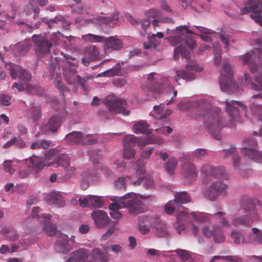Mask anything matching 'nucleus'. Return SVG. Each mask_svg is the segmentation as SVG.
Here are the masks:
<instances>
[{
    "instance_id": "nucleus-39",
    "label": "nucleus",
    "mask_w": 262,
    "mask_h": 262,
    "mask_svg": "<svg viewBox=\"0 0 262 262\" xmlns=\"http://www.w3.org/2000/svg\"><path fill=\"white\" fill-rule=\"evenodd\" d=\"M212 237L213 238L214 242L217 244L223 243L226 239L223 230L216 225H215V231Z\"/></svg>"
},
{
    "instance_id": "nucleus-59",
    "label": "nucleus",
    "mask_w": 262,
    "mask_h": 262,
    "mask_svg": "<svg viewBox=\"0 0 262 262\" xmlns=\"http://www.w3.org/2000/svg\"><path fill=\"white\" fill-rule=\"evenodd\" d=\"M135 150L133 147H124L123 158L126 159H130L134 157Z\"/></svg>"
},
{
    "instance_id": "nucleus-17",
    "label": "nucleus",
    "mask_w": 262,
    "mask_h": 262,
    "mask_svg": "<svg viewBox=\"0 0 262 262\" xmlns=\"http://www.w3.org/2000/svg\"><path fill=\"white\" fill-rule=\"evenodd\" d=\"M92 217L97 228H101L108 224L110 221L106 212L101 210H96L92 213Z\"/></svg>"
},
{
    "instance_id": "nucleus-10",
    "label": "nucleus",
    "mask_w": 262,
    "mask_h": 262,
    "mask_svg": "<svg viewBox=\"0 0 262 262\" xmlns=\"http://www.w3.org/2000/svg\"><path fill=\"white\" fill-rule=\"evenodd\" d=\"M131 194L128 193L122 198L120 201L123 206L128 208L130 214H137L143 212L146 208L141 201L137 198L128 200Z\"/></svg>"
},
{
    "instance_id": "nucleus-30",
    "label": "nucleus",
    "mask_w": 262,
    "mask_h": 262,
    "mask_svg": "<svg viewBox=\"0 0 262 262\" xmlns=\"http://www.w3.org/2000/svg\"><path fill=\"white\" fill-rule=\"evenodd\" d=\"M243 154L245 156L257 162H262V151H257L254 148H246Z\"/></svg>"
},
{
    "instance_id": "nucleus-15",
    "label": "nucleus",
    "mask_w": 262,
    "mask_h": 262,
    "mask_svg": "<svg viewBox=\"0 0 262 262\" xmlns=\"http://www.w3.org/2000/svg\"><path fill=\"white\" fill-rule=\"evenodd\" d=\"M64 76L66 80L69 84H74L76 82L79 84L81 88L86 91L87 89L85 85L86 80L84 78H81V77L76 74V72L73 68L66 69L64 71Z\"/></svg>"
},
{
    "instance_id": "nucleus-26",
    "label": "nucleus",
    "mask_w": 262,
    "mask_h": 262,
    "mask_svg": "<svg viewBox=\"0 0 262 262\" xmlns=\"http://www.w3.org/2000/svg\"><path fill=\"white\" fill-rule=\"evenodd\" d=\"M67 237V236H62L60 239L56 241L55 249L57 252L65 254L70 251L71 248L68 243Z\"/></svg>"
},
{
    "instance_id": "nucleus-7",
    "label": "nucleus",
    "mask_w": 262,
    "mask_h": 262,
    "mask_svg": "<svg viewBox=\"0 0 262 262\" xmlns=\"http://www.w3.org/2000/svg\"><path fill=\"white\" fill-rule=\"evenodd\" d=\"M251 13V17L262 26V0H247L241 9V13Z\"/></svg>"
},
{
    "instance_id": "nucleus-16",
    "label": "nucleus",
    "mask_w": 262,
    "mask_h": 262,
    "mask_svg": "<svg viewBox=\"0 0 262 262\" xmlns=\"http://www.w3.org/2000/svg\"><path fill=\"white\" fill-rule=\"evenodd\" d=\"M32 39L36 47V50L38 52L44 54H47L49 52L52 43L47 40L45 36L35 34L32 36Z\"/></svg>"
},
{
    "instance_id": "nucleus-41",
    "label": "nucleus",
    "mask_w": 262,
    "mask_h": 262,
    "mask_svg": "<svg viewBox=\"0 0 262 262\" xmlns=\"http://www.w3.org/2000/svg\"><path fill=\"white\" fill-rule=\"evenodd\" d=\"M51 144V142L48 140H43L41 141H34L32 143L30 148L32 149H48Z\"/></svg>"
},
{
    "instance_id": "nucleus-20",
    "label": "nucleus",
    "mask_w": 262,
    "mask_h": 262,
    "mask_svg": "<svg viewBox=\"0 0 262 262\" xmlns=\"http://www.w3.org/2000/svg\"><path fill=\"white\" fill-rule=\"evenodd\" d=\"M182 174L189 182L195 179L197 172L194 165L191 163L184 162L182 165Z\"/></svg>"
},
{
    "instance_id": "nucleus-34",
    "label": "nucleus",
    "mask_w": 262,
    "mask_h": 262,
    "mask_svg": "<svg viewBox=\"0 0 262 262\" xmlns=\"http://www.w3.org/2000/svg\"><path fill=\"white\" fill-rule=\"evenodd\" d=\"M156 37L162 38L163 37V34L162 32H158L157 34H153L148 37V42L144 44V47L145 49H155L157 45V41Z\"/></svg>"
},
{
    "instance_id": "nucleus-52",
    "label": "nucleus",
    "mask_w": 262,
    "mask_h": 262,
    "mask_svg": "<svg viewBox=\"0 0 262 262\" xmlns=\"http://www.w3.org/2000/svg\"><path fill=\"white\" fill-rule=\"evenodd\" d=\"M189 52L186 49V48L183 46H179L174 49V56L176 57L177 54H180L183 57L188 58L189 57Z\"/></svg>"
},
{
    "instance_id": "nucleus-49",
    "label": "nucleus",
    "mask_w": 262,
    "mask_h": 262,
    "mask_svg": "<svg viewBox=\"0 0 262 262\" xmlns=\"http://www.w3.org/2000/svg\"><path fill=\"white\" fill-rule=\"evenodd\" d=\"M221 48L219 42L213 44V50L214 54V64L219 66L221 61Z\"/></svg>"
},
{
    "instance_id": "nucleus-56",
    "label": "nucleus",
    "mask_w": 262,
    "mask_h": 262,
    "mask_svg": "<svg viewBox=\"0 0 262 262\" xmlns=\"http://www.w3.org/2000/svg\"><path fill=\"white\" fill-rule=\"evenodd\" d=\"M66 172V177L67 179L70 178L75 174L76 168L74 165L70 163L68 165L64 167Z\"/></svg>"
},
{
    "instance_id": "nucleus-25",
    "label": "nucleus",
    "mask_w": 262,
    "mask_h": 262,
    "mask_svg": "<svg viewBox=\"0 0 262 262\" xmlns=\"http://www.w3.org/2000/svg\"><path fill=\"white\" fill-rule=\"evenodd\" d=\"M66 142L71 145L81 144L83 142V135L80 132H73L66 137Z\"/></svg>"
},
{
    "instance_id": "nucleus-60",
    "label": "nucleus",
    "mask_w": 262,
    "mask_h": 262,
    "mask_svg": "<svg viewBox=\"0 0 262 262\" xmlns=\"http://www.w3.org/2000/svg\"><path fill=\"white\" fill-rule=\"evenodd\" d=\"M5 236L8 240L11 241H15L19 237L16 231L14 230H10V231L6 232Z\"/></svg>"
},
{
    "instance_id": "nucleus-37",
    "label": "nucleus",
    "mask_w": 262,
    "mask_h": 262,
    "mask_svg": "<svg viewBox=\"0 0 262 262\" xmlns=\"http://www.w3.org/2000/svg\"><path fill=\"white\" fill-rule=\"evenodd\" d=\"M155 226L154 228L156 229V234L161 237H168L170 236L168 229L165 224H161V220L157 223H155Z\"/></svg>"
},
{
    "instance_id": "nucleus-18",
    "label": "nucleus",
    "mask_w": 262,
    "mask_h": 262,
    "mask_svg": "<svg viewBox=\"0 0 262 262\" xmlns=\"http://www.w3.org/2000/svg\"><path fill=\"white\" fill-rule=\"evenodd\" d=\"M103 42L105 43V50L106 52H110L112 50L118 51L123 47L122 40L117 36H110L106 39H104Z\"/></svg>"
},
{
    "instance_id": "nucleus-29",
    "label": "nucleus",
    "mask_w": 262,
    "mask_h": 262,
    "mask_svg": "<svg viewBox=\"0 0 262 262\" xmlns=\"http://www.w3.org/2000/svg\"><path fill=\"white\" fill-rule=\"evenodd\" d=\"M61 123V118L59 116H53L49 119L46 125L47 129L52 132H56Z\"/></svg>"
},
{
    "instance_id": "nucleus-6",
    "label": "nucleus",
    "mask_w": 262,
    "mask_h": 262,
    "mask_svg": "<svg viewBox=\"0 0 262 262\" xmlns=\"http://www.w3.org/2000/svg\"><path fill=\"white\" fill-rule=\"evenodd\" d=\"M220 85L223 91L237 93V84L233 80V72L228 62H224L220 77Z\"/></svg>"
},
{
    "instance_id": "nucleus-21",
    "label": "nucleus",
    "mask_w": 262,
    "mask_h": 262,
    "mask_svg": "<svg viewBox=\"0 0 262 262\" xmlns=\"http://www.w3.org/2000/svg\"><path fill=\"white\" fill-rule=\"evenodd\" d=\"M49 70L50 74L48 75H46V77L48 76L50 79H53L55 76V73H56V79L55 82L56 83L58 89L62 93L67 91V88L65 86L61 81V77L60 73L56 72V66L55 64H51L49 67Z\"/></svg>"
},
{
    "instance_id": "nucleus-32",
    "label": "nucleus",
    "mask_w": 262,
    "mask_h": 262,
    "mask_svg": "<svg viewBox=\"0 0 262 262\" xmlns=\"http://www.w3.org/2000/svg\"><path fill=\"white\" fill-rule=\"evenodd\" d=\"M176 76L174 77V80L178 82L180 78H182L186 81H191L195 79V75L193 72H188L184 70L176 71Z\"/></svg>"
},
{
    "instance_id": "nucleus-28",
    "label": "nucleus",
    "mask_w": 262,
    "mask_h": 262,
    "mask_svg": "<svg viewBox=\"0 0 262 262\" xmlns=\"http://www.w3.org/2000/svg\"><path fill=\"white\" fill-rule=\"evenodd\" d=\"M224 151L225 152L224 156V158H227L232 155L233 165L236 169H238L241 165V159L236 154V147L232 146L228 150H224Z\"/></svg>"
},
{
    "instance_id": "nucleus-14",
    "label": "nucleus",
    "mask_w": 262,
    "mask_h": 262,
    "mask_svg": "<svg viewBox=\"0 0 262 262\" xmlns=\"http://www.w3.org/2000/svg\"><path fill=\"white\" fill-rule=\"evenodd\" d=\"M189 26H181L177 27L173 31L174 36H170L166 38L169 43L173 46H176L180 44L183 39V37L185 34H193L194 33L188 29Z\"/></svg>"
},
{
    "instance_id": "nucleus-47",
    "label": "nucleus",
    "mask_w": 262,
    "mask_h": 262,
    "mask_svg": "<svg viewBox=\"0 0 262 262\" xmlns=\"http://www.w3.org/2000/svg\"><path fill=\"white\" fill-rule=\"evenodd\" d=\"M137 142V138L134 135L126 136L123 141L124 147H134Z\"/></svg>"
},
{
    "instance_id": "nucleus-19",
    "label": "nucleus",
    "mask_w": 262,
    "mask_h": 262,
    "mask_svg": "<svg viewBox=\"0 0 262 262\" xmlns=\"http://www.w3.org/2000/svg\"><path fill=\"white\" fill-rule=\"evenodd\" d=\"M89 255V252L86 249H79L72 252L69 258H66V260L68 262H84Z\"/></svg>"
},
{
    "instance_id": "nucleus-50",
    "label": "nucleus",
    "mask_w": 262,
    "mask_h": 262,
    "mask_svg": "<svg viewBox=\"0 0 262 262\" xmlns=\"http://www.w3.org/2000/svg\"><path fill=\"white\" fill-rule=\"evenodd\" d=\"M215 225L213 226V228L211 229L208 225H204L201 228V233L205 237L210 238L212 237L213 233L215 231Z\"/></svg>"
},
{
    "instance_id": "nucleus-53",
    "label": "nucleus",
    "mask_w": 262,
    "mask_h": 262,
    "mask_svg": "<svg viewBox=\"0 0 262 262\" xmlns=\"http://www.w3.org/2000/svg\"><path fill=\"white\" fill-rule=\"evenodd\" d=\"M53 23H57V21H61L62 23V27L65 30H69L71 23L69 21L67 20L64 17L62 16H56L53 19H51V20Z\"/></svg>"
},
{
    "instance_id": "nucleus-54",
    "label": "nucleus",
    "mask_w": 262,
    "mask_h": 262,
    "mask_svg": "<svg viewBox=\"0 0 262 262\" xmlns=\"http://www.w3.org/2000/svg\"><path fill=\"white\" fill-rule=\"evenodd\" d=\"M144 165L145 163L142 160H138L136 162L134 167L138 174L141 175L144 173Z\"/></svg>"
},
{
    "instance_id": "nucleus-55",
    "label": "nucleus",
    "mask_w": 262,
    "mask_h": 262,
    "mask_svg": "<svg viewBox=\"0 0 262 262\" xmlns=\"http://www.w3.org/2000/svg\"><path fill=\"white\" fill-rule=\"evenodd\" d=\"M175 252L180 257L182 261H185L190 257L188 251L183 249H177L173 251Z\"/></svg>"
},
{
    "instance_id": "nucleus-3",
    "label": "nucleus",
    "mask_w": 262,
    "mask_h": 262,
    "mask_svg": "<svg viewBox=\"0 0 262 262\" xmlns=\"http://www.w3.org/2000/svg\"><path fill=\"white\" fill-rule=\"evenodd\" d=\"M190 201L191 198L186 191L177 192L174 194V200L169 201L165 205V212L167 214L179 212L177 219L180 220L182 216H185L187 214L185 211H181V209H184L182 204L189 203Z\"/></svg>"
},
{
    "instance_id": "nucleus-38",
    "label": "nucleus",
    "mask_w": 262,
    "mask_h": 262,
    "mask_svg": "<svg viewBox=\"0 0 262 262\" xmlns=\"http://www.w3.org/2000/svg\"><path fill=\"white\" fill-rule=\"evenodd\" d=\"M89 196V206L94 208H101L104 203V200L102 197L97 195Z\"/></svg>"
},
{
    "instance_id": "nucleus-22",
    "label": "nucleus",
    "mask_w": 262,
    "mask_h": 262,
    "mask_svg": "<svg viewBox=\"0 0 262 262\" xmlns=\"http://www.w3.org/2000/svg\"><path fill=\"white\" fill-rule=\"evenodd\" d=\"M45 200L48 204L55 205L58 207H62L64 205L63 198L59 192L54 191L47 194Z\"/></svg>"
},
{
    "instance_id": "nucleus-5",
    "label": "nucleus",
    "mask_w": 262,
    "mask_h": 262,
    "mask_svg": "<svg viewBox=\"0 0 262 262\" xmlns=\"http://www.w3.org/2000/svg\"><path fill=\"white\" fill-rule=\"evenodd\" d=\"M191 215L195 221L200 223H210L214 220H215L219 222L221 227L229 228L230 226V224L226 217V212L219 211L214 214L207 213L197 214L195 212H192Z\"/></svg>"
},
{
    "instance_id": "nucleus-8",
    "label": "nucleus",
    "mask_w": 262,
    "mask_h": 262,
    "mask_svg": "<svg viewBox=\"0 0 262 262\" xmlns=\"http://www.w3.org/2000/svg\"><path fill=\"white\" fill-rule=\"evenodd\" d=\"M103 103L108 107L110 112L112 114L120 113L125 116H128L130 114V111L126 107V101L118 99L114 95L107 96L103 100Z\"/></svg>"
},
{
    "instance_id": "nucleus-31",
    "label": "nucleus",
    "mask_w": 262,
    "mask_h": 262,
    "mask_svg": "<svg viewBox=\"0 0 262 262\" xmlns=\"http://www.w3.org/2000/svg\"><path fill=\"white\" fill-rule=\"evenodd\" d=\"M195 27L199 30L200 32L203 33L199 36L202 40L206 42L211 41L212 40V36L215 37L217 35L216 32L209 29L201 26H196Z\"/></svg>"
},
{
    "instance_id": "nucleus-43",
    "label": "nucleus",
    "mask_w": 262,
    "mask_h": 262,
    "mask_svg": "<svg viewBox=\"0 0 262 262\" xmlns=\"http://www.w3.org/2000/svg\"><path fill=\"white\" fill-rule=\"evenodd\" d=\"M29 166L33 167L35 170H40L44 166L42 160L38 157H32L29 160Z\"/></svg>"
},
{
    "instance_id": "nucleus-27",
    "label": "nucleus",
    "mask_w": 262,
    "mask_h": 262,
    "mask_svg": "<svg viewBox=\"0 0 262 262\" xmlns=\"http://www.w3.org/2000/svg\"><path fill=\"white\" fill-rule=\"evenodd\" d=\"M44 221L43 228L47 234L50 236L54 235L56 231V226L50 222L51 215L50 214H45L42 216Z\"/></svg>"
},
{
    "instance_id": "nucleus-51",
    "label": "nucleus",
    "mask_w": 262,
    "mask_h": 262,
    "mask_svg": "<svg viewBox=\"0 0 262 262\" xmlns=\"http://www.w3.org/2000/svg\"><path fill=\"white\" fill-rule=\"evenodd\" d=\"M16 48L18 53L20 55H24L28 53L30 47L27 42H24L17 43Z\"/></svg>"
},
{
    "instance_id": "nucleus-45",
    "label": "nucleus",
    "mask_w": 262,
    "mask_h": 262,
    "mask_svg": "<svg viewBox=\"0 0 262 262\" xmlns=\"http://www.w3.org/2000/svg\"><path fill=\"white\" fill-rule=\"evenodd\" d=\"M230 236L231 239L233 241V242L236 245L240 244L242 243H245V237L244 235L239 231H237L236 230L232 231L230 233Z\"/></svg>"
},
{
    "instance_id": "nucleus-23",
    "label": "nucleus",
    "mask_w": 262,
    "mask_h": 262,
    "mask_svg": "<svg viewBox=\"0 0 262 262\" xmlns=\"http://www.w3.org/2000/svg\"><path fill=\"white\" fill-rule=\"evenodd\" d=\"M110 249L109 246L104 248V252H102L99 249H94L91 253V256L94 261L106 262L110 259L107 251Z\"/></svg>"
},
{
    "instance_id": "nucleus-9",
    "label": "nucleus",
    "mask_w": 262,
    "mask_h": 262,
    "mask_svg": "<svg viewBox=\"0 0 262 262\" xmlns=\"http://www.w3.org/2000/svg\"><path fill=\"white\" fill-rule=\"evenodd\" d=\"M111 173L110 169L107 167L99 166L94 172L85 171L81 174V187L86 189L90 182L99 180L100 174H103L105 177H108Z\"/></svg>"
},
{
    "instance_id": "nucleus-40",
    "label": "nucleus",
    "mask_w": 262,
    "mask_h": 262,
    "mask_svg": "<svg viewBox=\"0 0 262 262\" xmlns=\"http://www.w3.org/2000/svg\"><path fill=\"white\" fill-rule=\"evenodd\" d=\"M82 38L85 41L91 43L102 42L104 40L103 37L91 33L82 35Z\"/></svg>"
},
{
    "instance_id": "nucleus-12",
    "label": "nucleus",
    "mask_w": 262,
    "mask_h": 262,
    "mask_svg": "<svg viewBox=\"0 0 262 262\" xmlns=\"http://www.w3.org/2000/svg\"><path fill=\"white\" fill-rule=\"evenodd\" d=\"M201 173L206 177L212 176L214 178L227 179L228 174L225 169L222 166L212 167L209 165H204L201 168Z\"/></svg>"
},
{
    "instance_id": "nucleus-11",
    "label": "nucleus",
    "mask_w": 262,
    "mask_h": 262,
    "mask_svg": "<svg viewBox=\"0 0 262 262\" xmlns=\"http://www.w3.org/2000/svg\"><path fill=\"white\" fill-rule=\"evenodd\" d=\"M227 187L226 184L223 183L220 181L212 182L210 184L209 188L205 191L204 195L207 199L210 201H214L219 195H225L226 194Z\"/></svg>"
},
{
    "instance_id": "nucleus-42",
    "label": "nucleus",
    "mask_w": 262,
    "mask_h": 262,
    "mask_svg": "<svg viewBox=\"0 0 262 262\" xmlns=\"http://www.w3.org/2000/svg\"><path fill=\"white\" fill-rule=\"evenodd\" d=\"M133 177H130V176H127L125 178L123 177L119 178L116 181L114 182L115 186L116 189L119 190H125L126 189V185L125 183V181L127 182V181H129V183L132 184L130 181H133L131 179Z\"/></svg>"
},
{
    "instance_id": "nucleus-4",
    "label": "nucleus",
    "mask_w": 262,
    "mask_h": 262,
    "mask_svg": "<svg viewBox=\"0 0 262 262\" xmlns=\"http://www.w3.org/2000/svg\"><path fill=\"white\" fill-rule=\"evenodd\" d=\"M243 209L245 214L234 217L232 221V225L233 226H250L256 217V205L253 201L248 200L247 203L243 206Z\"/></svg>"
},
{
    "instance_id": "nucleus-33",
    "label": "nucleus",
    "mask_w": 262,
    "mask_h": 262,
    "mask_svg": "<svg viewBox=\"0 0 262 262\" xmlns=\"http://www.w3.org/2000/svg\"><path fill=\"white\" fill-rule=\"evenodd\" d=\"M249 242L254 244H262V231L257 228H253L249 236Z\"/></svg>"
},
{
    "instance_id": "nucleus-2",
    "label": "nucleus",
    "mask_w": 262,
    "mask_h": 262,
    "mask_svg": "<svg viewBox=\"0 0 262 262\" xmlns=\"http://www.w3.org/2000/svg\"><path fill=\"white\" fill-rule=\"evenodd\" d=\"M5 68L9 71L12 79H16L18 78L24 83L15 82L12 86V89L16 88L18 92H22L26 89L27 92L31 94H35L37 92L38 88L36 86L27 84L31 78V73L29 71L22 69L19 65L11 62L6 63Z\"/></svg>"
},
{
    "instance_id": "nucleus-58",
    "label": "nucleus",
    "mask_w": 262,
    "mask_h": 262,
    "mask_svg": "<svg viewBox=\"0 0 262 262\" xmlns=\"http://www.w3.org/2000/svg\"><path fill=\"white\" fill-rule=\"evenodd\" d=\"M251 113L255 116L262 115V105L253 102L250 106Z\"/></svg>"
},
{
    "instance_id": "nucleus-57",
    "label": "nucleus",
    "mask_w": 262,
    "mask_h": 262,
    "mask_svg": "<svg viewBox=\"0 0 262 262\" xmlns=\"http://www.w3.org/2000/svg\"><path fill=\"white\" fill-rule=\"evenodd\" d=\"M256 145L257 142L253 138L246 139L243 141V151L246 148H253Z\"/></svg>"
},
{
    "instance_id": "nucleus-62",
    "label": "nucleus",
    "mask_w": 262,
    "mask_h": 262,
    "mask_svg": "<svg viewBox=\"0 0 262 262\" xmlns=\"http://www.w3.org/2000/svg\"><path fill=\"white\" fill-rule=\"evenodd\" d=\"M97 142V140L96 139L94 138L91 135H83V142H82V144H94L96 143Z\"/></svg>"
},
{
    "instance_id": "nucleus-46",
    "label": "nucleus",
    "mask_w": 262,
    "mask_h": 262,
    "mask_svg": "<svg viewBox=\"0 0 262 262\" xmlns=\"http://www.w3.org/2000/svg\"><path fill=\"white\" fill-rule=\"evenodd\" d=\"M178 164L177 160L176 158L169 159L164 164V168L166 171L170 174L173 173V170Z\"/></svg>"
},
{
    "instance_id": "nucleus-13",
    "label": "nucleus",
    "mask_w": 262,
    "mask_h": 262,
    "mask_svg": "<svg viewBox=\"0 0 262 262\" xmlns=\"http://www.w3.org/2000/svg\"><path fill=\"white\" fill-rule=\"evenodd\" d=\"M160 222V218L156 216H139L138 228L140 232L143 234H147L149 233L150 229L148 226L154 228L155 223Z\"/></svg>"
},
{
    "instance_id": "nucleus-61",
    "label": "nucleus",
    "mask_w": 262,
    "mask_h": 262,
    "mask_svg": "<svg viewBox=\"0 0 262 262\" xmlns=\"http://www.w3.org/2000/svg\"><path fill=\"white\" fill-rule=\"evenodd\" d=\"M14 145L17 147L22 148L26 146L25 141L19 137H14L12 138Z\"/></svg>"
},
{
    "instance_id": "nucleus-48",
    "label": "nucleus",
    "mask_w": 262,
    "mask_h": 262,
    "mask_svg": "<svg viewBox=\"0 0 262 262\" xmlns=\"http://www.w3.org/2000/svg\"><path fill=\"white\" fill-rule=\"evenodd\" d=\"M121 66L119 63L116 64L112 69L104 72V75L108 77H113L119 75L121 73Z\"/></svg>"
},
{
    "instance_id": "nucleus-1",
    "label": "nucleus",
    "mask_w": 262,
    "mask_h": 262,
    "mask_svg": "<svg viewBox=\"0 0 262 262\" xmlns=\"http://www.w3.org/2000/svg\"><path fill=\"white\" fill-rule=\"evenodd\" d=\"M226 110L230 119L226 122L220 116L219 107L213 106L209 100L201 99L196 102V111L199 116L204 119V126L206 129L210 132L217 140L221 139V136L216 134L225 126L232 128L234 127L236 122L239 119V114L237 106L240 107L245 112L247 116L248 107L241 101L231 100L226 101Z\"/></svg>"
},
{
    "instance_id": "nucleus-36",
    "label": "nucleus",
    "mask_w": 262,
    "mask_h": 262,
    "mask_svg": "<svg viewBox=\"0 0 262 262\" xmlns=\"http://www.w3.org/2000/svg\"><path fill=\"white\" fill-rule=\"evenodd\" d=\"M132 184L134 186H138L143 182L144 185L146 188H151L154 186L153 179L150 177L143 178L139 177L136 181H130Z\"/></svg>"
},
{
    "instance_id": "nucleus-35",
    "label": "nucleus",
    "mask_w": 262,
    "mask_h": 262,
    "mask_svg": "<svg viewBox=\"0 0 262 262\" xmlns=\"http://www.w3.org/2000/svg\"><path fill=\"white\" fill-rule=\"evenodd\" d=\"M70 163V158L65 154H61L55 158L52 163L54 167L58 166L65 167Z\"/></svg>"
},
{
    "instance_id": "nucleus-44",
    "label": "nucleus",
    "mask_w": 262,
    "mask_h": 262,
    "mask_svg": "<svg viewBox=\"0 0 262 262\" xmlns=\"http://www.w3.org/2000/svg\"><path fill=\"white\" fill-rule=\"evenodd\" d=\"M84 52L88 57H90V59H92L93 60L96 59L99 55L98 48L94 46L86 47Z\"/></svg>"
},
{
    "instance_id": "nucleus-63",
    "label": "nucleus",
    "mask_w": 262,
    "mask_h": 262,
    "mask_svg": "<svg viewBox=\"0 0 262 262\" xmlns=\"http://www.w3.org/2000/svg\"><path fill=\"white\" fill-rule=\"evenodd\" d=\"M64 57L68 60L67 63L69 65L73 67H77L78 66L79 62L75 57H72V56L65 54Z\"/></svg>"
},
{
    "instance_id": "nucleus-64",
    "label": "nucleus",
    "mask_w": 262,
    "mask_h": 262,
    "mask_svg": "<svg viewBox=\"0 0 262 262\" xmlns=\"http://www.w3.org/2000/svg\"><path fill=\"white\" fill-rule=\"evenodd\" d=\"M256 43L257 47L255 50L258 53L259 58H260V61L262 62V38L256 39Z\"/></svg>"
},
{
    "instance_id": "nucleus-24",
    "label": "nucleus",
    "mask_w": 262,
    "mask_h": 262,
    "mask_svg": "<svg viewBox=\"0 0 262 262\" xmlns=\"http://www.w3.org/2000/svg\"><path fill=\"white\" fill-rule=\"evenodd\" d=\"M133 130L136 134H151L152 133L151 129L149 128L148 124L142 120L133 124Z\"/></svg>"
}]
</instances>
